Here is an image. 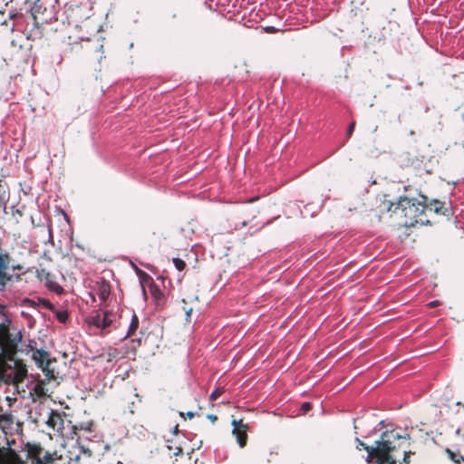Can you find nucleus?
Wrapping results in <instances>:
<instances>
[{
    "mask_svg": "<svg viewBox=\"0 0 464 464\" xmlns=\"http://www.w3.org/2000/svg\"><path fill=\"white\" fill-rule=\"evenodd\" d=\"M354 128H355V122L353 121V122H352V123L349 125V127H348V129H347V136H348L349 138L352 136V134H353V132Z\"/></svg>",
    "mask_w": 464,
    "mask_h": 464,
    "instance_id": "c756f323",
    "label": "nucleus"
},
{
    "mask_svg": "<svg viewBox=\"0 0 464 464\" xmlns=\"http://www.w3.org/2000/svg\"><path fill=\"white\" fill-rule=\"evenodd\" d=\"M456 446L464 452V428H459L456 431Z\"/></svg>",
    "mask_w": 464,
    "mask_h": 464,
    "instance_id": "4be33fe9",
    "label": "nucleus"
},
{
    "mask_svg": "<svg viewBox=\"0 0 464 464\" xmlns=\"http://www.w3.org/2000/svg\"><path fill=\"white\" fill-rule=\"evenodd\" d=\"M139 317L136 315V314L133 313L125 338H130L136 333L137 329L139 328Z\"/></svg>",
    "mask_w": 464,
    "mask_h": 464,
    "instance_id": "412c9836",
    "label": "nucleus"
},
{
    "mask_svg": "<svg viewBox=\"0 0 464 464\" xmlns=\"http://www.w3.org/2000/svg\"><path fill=\"white\" fill-rule=\"evenodd\" d=\"M380 207L381 214L388 212L400 214L401 218H403L401 224L404 227H413L417 223L429 222L425 214L427 208V198L425 196H420L419 199L401 197L396 202H392L384 195Z\"/></svg>",
    "mask_w": 464,
    "mask_h": 464,
    "instance_id": "f257e3e1",
    "label": "nucleus"
},
{
    "mask_svg": "<svg viewBox=\"0 0 464 464\" xmlns=\"http://www.w3.org/2000/svg\"><path fill=\"white\" fill-rule=\"evenodd\" d=\"M141 279L143 283L148 285V289L150 295L154 298L157 304H159L163 299L164 296V294L162 293L159 285H157L153 279L145 272H141Z\"/></svg>",
    "mask_w": 464,
    "mask_h": 464,
    "instance_id": "9b49d317",
    "label": "nucleus"
},
{
    "mask_svg": "<svg viewBox=\"0 0 464 464\" xmlns=\"http://www.w3.org/2000/svg\"><path fill=\"white\" fill-rule=\"evenodd\" d=\"M179 12L173 8L169 9L164 15V21L169 26H174L177 24Z\"/></svg>",
    "mask_w": 464,
    "mask_h": 464,
    "instance_id": "a211bd4d",
    "label": "nucleus"
},
{
    "mask_svg": "<svg viewBox=\"0 0 464 464\" xmlns=\"http://www.w3.org/2000/svg\"><path fill=\"white\" fill-rule=\"evenodd\" d=\"M165 236L162 232L160 233H152V238L149 240V246L150 248L160 249L161 245V239H165Z\"/></svg>",
    "mask_w": 464,
    "mask_h": 464,
    "instance_id": "6ab92c4d",
    "label": "nucleus"
},
{
    "mask_svg": "<svg viewBox=\"0 0 464 464\" xmlns=\"http://www.w3.org/2000/svg\"><path fill=\"white\" fill-rule=\"evenodd\" d=\"M25 449L30 464H54L52 454L44 451L40 444L27 443Z\"/></svg>",
    "mask_w": 464,
    "mask_h": 464,
    "instance_id": "20e7f679",
    "label": "nucleus"
},
{
    "mask_svg": "<svg viewBox=\"0 0 464 464\" xmlns=\"http://www.w3.org/2000/svg\"><path fill=\"white\" fill-rule=\"evenodd\" d=\"M173 263L175 265V267L179 270V271H182L185 269L186 267V263L185 261H183L182 259L180 258H173Z\"/></svg>",
    "mask_w": 464,
    "mask_h": 464,
    "instance_id": "b1692460",
    "label": "nucleus"
},
{
    "mask_svg": "<svg viewBox=\"0 0 464 464\" xmlns=\"http://www.w3.org/2000/svg\"><path fill=\"white\" fill-rule=\"evenodd\" d=\"M32 357L38 367L41 368L44 372L46 380H55L56 376L54 371L50 369L52 361L50 359V353L47 351L43 349H35L33 351Z\"/></svg>",
    "mask_w": 464,
    "mask_h": 464,
    "instance_id": "39448f33",
    "label": "nucleus"
},
{
    "mask_svg": "<svg viewBox=\"0 0 464 464\" xmlns=\"http://www.w3.org/2000/svg\"><path fill=\"white\" fill-rule=\"evenodd\" d=\"M411 454H414V452L411 451V450H408V451L405 450L404 451L403 462L405 464H408L410 462V457H411Z\"/></svg>",
    "mask_w": 464,
    "mask_h": 464,
    "instance_id": "bb28decb",
    "label": "nucleus"
},
{
    "mask_svg": "<svg viewBox=\"0 0 464 464\" xmlns=\"http://www.w3.org/2000/svg\"><path fill=\"white\" fill-rule=\"evenodd\" d=\"M411 439L408 433L404 435L400 434L397 430H386L381 434L380 440L375 441L374 446H369L361 440L359 438H356V446L355 448L358 450H364L367 451V456L370 455L372 450L375 449H384L388 450H397L401 446V440H409Z\"/></svg>",
    "mask_w": 464,
    "mask_h": 464,
    "instance_id": "f03ea898",
    "label": "nucleus"
},
{
    "mask_svg": "<svg viewBox=\"0 0 464 464\" xmlns=\"http://www.w3.org/2000/svg\"><path fill=\"white\" fill-rule=\"evenodd\" d=\"M25 373H26V369H25L24 367H23V368H21V369H19V370L17 371V376H18V377H21V378H22L23 376H24V375H25Z\"/></svg>",
    "mask_w": 464,
    "mask_h": 464,
    "instance_id": "c9c22d12",
    "label": "nucleus"
},
{
    "mask_svg": "<svg viewBox=\"0 0 464 464\" xmlns=\"http://www.w3.org/2000/svg\"><path fill=\"white\" fill-rule=\"evenodd\" d=\"M312 409V404L310 402H304L301 406V410L304 413H306Z\"/></svg>",
    "mask_w": 464,
    "mask_h": 464,
    "instance_id": "cd10ccee",
    "label": "nucleus"
},
{
    "mask_svg": "<svg viewBox=\"0 0 464 464\" xmlns=\"http://www.w3.org/2000/svg\"><path fill=\"white\" fill-rule=\"evenodd\" d=\"M112 314L111 312H104L102 314L101 313H95L94 314L91 315L88 319V323L91 325H93L97 328L101 329H107L112 323L111 320Z\"/></svg>",
    "mask_w": 464,
    "mask_h": 464,
    "instance_id": "1a4fd4ad",
    "label": "nucleus"
},
{
    "mask_svg": "<svg viewBox=\"0 0 464 464\" xmlns=\"http://www.w3.org/2000/svg\"><path fill=\"white\" fill-rule=\"evenodd\" d=\"M184 446L176 435L175 438L167 440L166 453L170 457H183Z\"/></svg>",
    "mask_w": 464,
    "mask_h": 464,
    "instance_id": "f8f14e48",
    "label": "nucleus"
},
{
    "mask_svg": "<svg viewBox=\"0 0 464 464\" xmlns=\"http://www.w3.org/2000/svg\"><path fill=\"white\" fill-rule=\"evenodd\" d=\"M5 306L3 304H0V331H2V332H7L8 326L10 324V320L5 315Z\"/></svg>",
    "mask_w": 464,
    "mask_h": 464,
    "instance_id": "aec40b11",
    "label": "nucleus"
},
{
    "mask_svg": "<svg viewBox=\"0 0 464 464\" xmlns=\"http://www.w3.org/2000/svg\"><path fill=\"white\" fill-rule=\"evenodd\" d=\"M131 343H133L132 350H136L137 347L140 346L141 341L140 339L131 340Z\"/></svg>",
    "mask_w": 464,
    "mask_h": 464,
    "instance_id": "72a5a7b5",
    "label": "nucleus"
},
{
    "mask_svg": "<svg viewBox=\"0 0 464 464\" xmlns=\"http://www.w3.org/2000/svg\"><path fill=\"white\" fill-rule=\"evenodd\" d=\"M119 354V352L117 349L113 348V349H110L108 353H107V362H112V360L114 358H116Z\"/></svg>",
    "mask_w": 464,
    "mask_h": 464,
    "instance_id": "a878e982",
    "label": "nucleus"
},
{
    "mask_svg": "<svg viewBox=\"0 0 464 464\" xmlns=\"http://www.w3.org/2000/svg\"><path fill=\"white\" fill-rule=\"evenodd\" d=\"M31 12L35 24H39V18H41L42 23H44V21L45 20L44 17H39V15L44 16V12H46V8H43V4L41 3V0H34Z\"/></svg>",
    "mask_w": 464,
    "mask_h": 464,
    "instance_id": "ddd939ff",
    "label": "nucleus"
},
{
    "mask_svg": "<svg viewBox=\"0 0 464 464\" xmlns=\"http://www.w3.org/2000/svg\"><path fill=\"white\" fill-rule=\"evenodd\" d=\"M66 22L69 25L80 27L81 24L88 18L85 9L81 5H69L64 9Z\"/></svg>",
    "mask_w": 464,
    "mask_h": 464,
    "instance_id": "423d86ee",
    "label": "nucleus"
},
{
    "mask_svg": "<svg viewBox=\"0 0 464 464\" xmlns=\"http://www.w3.org/2000/svg\"><path fill=\"white\" fill-rule=\"evenodd\" d=\"M233 435L236 437L237 441L240 448H244L247 442V424L244 423L242 420H233Z\"/></svg>",
    "mask_w": 464,
    "mask_h": 464,
    "instance_id": "6e6552de",
    "label": "nucleus"
},
{
    "mask_svg": "<svg viewBox=\"0 0 464 464\" xmlns=\"http://www.w3.org/2000/svg\"><path fill=\"white\" fill-rule=\"evenodd\" d=\"M183 310L186 314V320H189L190 318V315H191V313L193 311V308L192 307H187L186 305L183 307Z\"/></svg>",
    "mask_w": 464,
    "mask_h": 464,
    "instance_id": "c85d7f7f",
    "label": "nucleus"
},
{
    "mask_svg": "<svg viewBox=\"0 0 464 464\" xmlns=\"http://www.w3.org/2000/svg\"><path fill=\"white\" fill-rule=\"evenodd\" d=\"M433 211L436 214L449 215L450 210L444 208V202L434 199L430 204L427 203L426 211Z\"/></svg>",
    "mask_w": 464,
    "mask_h": 464,
    "instance_id": "4468645a",
    "label": "nucleus"
},
{
    "mask_svg": "<svg viewBox=\"0 0 464 464\" xmlns=\"http://www.w3.org/2000/svg\"><path fill=\"white\" fill-rule=\"evenodd\" d=\"M21 279H22V278H21V276H20V275H16L15 276H14V280H15V281H17V282H18V281H21Z\"/></svg>",
    "mask_w": 464,
    "mask_h": 464,
    "instance_id": "58836bf2",
    "label": "nucleus"
},
{
    "mask_svg": "<svg viewBox=\"0 0 464 464\" xmlns=\"http://www.w3.org/2000/svg\"><path fill=\"white\" fill-rule=\"evenodd\" d=\"M36 276L41 281L44 280L46 286L50 290H52L57 294H61L63 292V287L57 282H55L53 280V276L45 268L37 269Z\"/></svg>",
    "mask_w": 464,
    "mask_h": 464,
    "instance_id": "9d476101",
    "label": "nucleus"
},
{
    "mask_svg": "<svg viewBox=\"0 0 464 464\" xmlns=\"http://www.w3.org/2000/svg\"><path fill=\"white\" fill-rule=\"evenodd\" d=\"M2 254L7 255L8 258L5 259L0 265V292L6 288V285L14 281V276L10 271H20L24 266L15 263L12 255L5 249H2Z\"/></svg>",
    "mask_w": 464,
    "mask_h": 464,
    "instance_id": "7ed1b4c3",
    "label": "nucleus"
},
{
    "mask_svg": "<svg viewBox=\"0 0 464 464\" xmlns=\"http://www.w3.org/2000/svg\"><path fill=\"white\" fill-rule=\"evenodd\" d=\"M394 450L387 448L372 450L365 460L368 464H396V459L392 456Z\"/></svg>",
    "mask_w": 464,
    "mask_h": 464,
    "instance_id": "0eeeda50",
    "label": "nucleus"
},
{
    "mask_svg": "<svg viewBox=\"0 0 464 464\" xmlns=\"http://www.w3.org/2000/svg\"><path fill=\"white\" fill-rule=\"evenodd\" d=\"M46 423L53 429H60L63 423V420L60 413L52 411Z\"/></svg>",
    "mask_w": 464,
    "mask_h": 464,
    "instance_id": "dca6fc26",
    "label": "nucleus"
},
{
    "mask_svg": "<svg viewBox=\"0 0 464 464\" xmlns=\"http://www.w3.org/2000/svg\"><path fill=\"white\" fill-rule=\"evenodd\" d=\"M193 454H194V449H191L190 452H188L189 459H191L193 458Z\"/></svg>",
    "mask_w": 464,
    "mask_h": 464,
    "instance_id": "4c0bfd02",
    "label": "nucleus"
},
{
    "mask_svg": "<svg viewBox=\"0 0 464 464\" xmlns=\"http://www.w3.org/2000/svg\"><path fill=\"white\" fill-rule=\"evenodd\" d=\"M440 304V302L439 300H434V301L430 302L427 305L430 308H434V307L439 306Z\"/></svg>",
    "mask_w": 464,
    "mask_h": 464,
    "instance_id": "473e14b6",
    "label": "nucleus"
},
{
    "mask_svg": "<svg viewBox=\"0 0 464 464\" xmlns=\"http://www.w3.org/2000/svg\"><path fill=\"white\" fill-rule=\"evenodd\" d=\"M174 431L178 432V425L175 427Z\"/></svg>",
    "mask_w": 464,
    "mask_h": 464,
    "instance_id": "ea45409f",
    "label": "nucleus"
},
{
    "mask_svg": "<svg viewBox=\"0 0 464 464\" xmlns=\"http://www.w3.org/2000/svg\"><path fill=\"white\" fill-rule=\"evenodd\" d=\"M195 412L193 411H188L187 413H184V412H180V416L185 418V416H187L188 419H193L195 417Z\"/></svg>",
    "mask_w": 464,
    "mask_h": 464,
    "instance_id": "2f4dec72",
    "label": "nucleus"
},
{
    "mask_svg": "<svg viewBox=\"0 0 464 464\" xmlns=\"http://www.w3.org/2000/svg\"><path fill=\"white\" fill-rule=\"evenodd\" d=\"M195 464H198V458L195 459Z\"/></svg>",
    "mask_w": 464,
    "mask_h": 464,
    "instance_id": "a19ab883",
    "label": "nucleus"
},
{
    "mask_svg": "<svg viewBox=\"0 0 464 464\" xmlns=\"http://www.w3.org/2000/svg\"><path fill=\"white\" fill-rule=\"evenodd\" d=\"M12 422V415L3 413V408L0 406V422Z\"/></svg>",
    "mask_w": 464,
    "mask_h": 464,
    "instance_id": "393cba45",
    "label": "nucleus"
},
{
    "mask_svg": "<svg viewBox=\"0 0 464 464\" xmlns=\"http://www.w3.org/2000/svg\"><path fill=\"white\" fill-rule=\"evenodd\" d=\"M225 392V389L222 388V387H218L215 391H213L211 392V394L209 395V401L211 402L215 401L216 400H218L223 393Z\"/></svg>",
    "mask_w": 464,
    "mask_h": 464,
    "instance_id": "5701e85b",
    "label": "nucleus"
},
{
    "mask_svg": "<svg viewBox=\"0 0 464 464\" xmlns=\"http://www.w3.org/2000/svg\"><path fill=\"white\" fill-rule=\"evenodd\" d=\"M57 318L60 322L64 323L67 319V314L66 313H59L57 314Z\"/></svg>",
    "mask_w": 464,
    "mask_h": 464,
    "instance_id": "7c9ffc66",
    "label": "nucleus"
},
{
    "mask_svg": "<svg viewBox=\"0 0 464 464\" xmlns=\"http://www.w3.org/2000/svg\"><path fill=\"white\" fill-rule=\"evenodd\" d=\"M446 453L448 457L457 464L464 463V452L461 449L458 448L456 451L451 450L450 449H446Z\"/></svg>",
    "mask_w": 464,
    "mask_h": 464,
    "instance_id": "f3484780",
    "label": "nucleus"
},
{
    "mask_svg": "<svg viewBox=\"0 0 464 464\" xmlns=\"http://www.w3.org/2000/svg\"><path fill=\"white\" fill-rule=\"evenodd\" d=\"M265 30L266 33H269V34H275L278 31L276 28H275L273 26H267V27H266Z\"/></svg>",
    "mask_w": 464,
    "mask_h": 464,
    "instance_id": "f704fd0d",
    "label": "nucleus"
},
{
    "mask_svg": "<svg viewBox=\"0 0 464 464\" xmlns=\"http://www.w3.org/2000/svg\"><path fill=\"white\" fill-rule=\"evenodd\" d=\"M207 418L214 424L218 420V417L214 414H208Z\"/></svg>",
    "mask_w": 464,
    "mask_h": 464,
    "instance_id": "e433bc0d",
    "label": "nucleus"
},
{
    "mask_svg": "<svg viewBox=\"0 0 464 464\" xmlns=\"http://www.w3.org/2000/svg\"><path fill=\"white\" fill-rule=\"evenodd\" d=\"M111 294V285L108 282L102 281L98 285L97 295L102 302H106Z\"/></svg>",
    "mask_w": 464,
    "mask_h": 464,
    "instance_id": "2eb2a0df",
    "label": "nucleus"
}]
</instances>
